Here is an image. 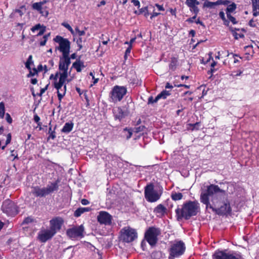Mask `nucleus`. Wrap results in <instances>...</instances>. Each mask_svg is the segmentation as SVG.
<instances>
[{
    "instance_id": "obj_1",
    "label": "nucleus",
    "mask_w": 259,
    "mask_h": 259,
    "mask_svg": "<svg viewBox=\"0 0 259 259\" xmlns=\"http://www.w3.org/2000/svg\"><path fill=\"white\" fill-rule=\"evenodd\" d=\"M200 211V204L197 200H189L184 202L181 207H178L175 210L178 220L184 219L189 220L196 216Z\"/></svg>"
},
{
    "instance_id": "obj_2",
    "label": "nucleus",
    "mask_w": 259,
    "mask_h": 259,
    "mask_svg": "<svg viewBox=\"0 0 259 259\" xmlns=\"http://www.w3.org/2000/svg\"><path fill=\"white\" fill-rule=\"evenodd\" d=\"M217 193L226 194V191L221 189L218 185L210 184V185L206 186V189L203 191L200 194V202L203 204H205L206 208L208 207L210 205L209 196Z\"/></svg>"
},
{
    "instance_id": "obj_3",
    "label": "nucleus",
    "mask_w": 259,
    "mask_h": 259,
    "mask_svg": "<svg viewBox=\"0 0 259 259\" xmlns=\"http://www.w3.org/2000/svg\"><path fill=\"white\" fill-rule=\"evenodd\" d=\"M185 243L182 240H175L171 242L170 246L168 249L169 252L168 259H175L183 255L185 251Z\"/></svg>"
},
{
    "instance_id": "obj_4",
    "label": "nucleus",
    "mask_w": 259,
    "mask_h": 259,
    "mask_svg": "<svg viewBox=\"0 0 259 259\" xmlns=\"http://www.w3.org/2000/svg\"><path fill=\"white\" fill-rule=\"evenodd\" d=\"M58 188V182H56L48 185L46 187H33L32 188L31 193L35 197H43L54 191H57Z\"/></svg>"
},
{
    "instance_id": "obj_5",
    "label": "nucleus",
    "mask_w": 259,
    "mask_h": 259,
    "mask_svg": "<svg viewBox=\"0 0 259 259\" xmlns=\"http://www.w3.org/2000/svg\"><path fill=\"white\" fill-rule=\"evenodd\" d=\"M161 233L160 229L155 227H150L145 233V238L151 246L153 247L156 244L157 236Z\"/></svg>"
},
{
    "instance_id": "obj_6",
    "label": "nucleus",
    "mask_w": 259,
    "mask_h": 259,
    "mask_svg": "<svg viewBox=\"0 0 259 259\" xmlns=\"http://www.w3.org/2000/svg\"><path fill=\"white\" fill-rule=\"evenodd\" d=\"M144 194L146 199L150 202L158 200L161 196V193L155 190L152 184L147 185L144 190Z\"/></svg>"
},
{
    "instance_id": "obj_7",
    "label": "nucleus",
    "mask_w": 259,
    "mask_h": 259,
    "mask_svg": "<svg viewBox=\"0 0 259 259\" xmlns=\"http://www.w3.org/2000/svg\"><path fill=\"white\" fill-rule=\"evenodd\" d=\"M213 206L210 204L208 207L211 208L213 211L219 215H227L232 213V208L231 207L230 203L228 200H226L224 201L223 205H221L220 207L214 204V202H213Z\"/></svg>"
},
{
    "instance_id": "obj_8",
    "label": "nucleus",
    "mask_w": 259,
    "mask_h": 259,
    "mask_svg": "<svg viewBox=\"0 0 259 259\" xmlns=\"http://www.w3.org/2000/svg\"><path fill=\"white\" fill-rule=\"evenodd\" d=\"M54 41L59 44V47L56 49L62 53V55L69 54L70 42L68 39L63 38L60 35H57L54 38Z\"/></svg>"
},
{
    "instance_id": "obj_9",
    "label": "nucleus",
    "mask_w": 259,
    "mask_h": 259,
    "mask_svg": "<svg viewBox=\"0 0 259 259\" xmlns=\"http://www.w3.org/2000/svg\"><path fill=\"white\" fill-rule=\"evenodd\" d=\"M2 210L8 215L14 216L18 212V207L15 202L10 199H6L3 203Z\"/></svg>"
},
{
    "instance_id": "obj_10",
    "label": "nucleus",
    "mask_w": 259,
    "mask_h": 259,
    "mask_svg": "<svg viewBox=\"0 0 259 259\" xmlns=\"http://www.w3.org/2000/svg\"><path fill=\"white\" fill-rule=\"evenodd\" d=\"M127 92L126 88L118 85L115 86L111 92V99L112 102H116L120 101Z\"/></svg>"
},
{
    "instance_id": "obj_11",
    "label": "nucleus",
    "mask_w": 259,
    "mask_h": 259,
    "mask_svg": "<svg viewBox=\"0 0 259 259\" xmlns=\"http://www.w3.org/2000/svg\"><path fill=\"white\" fill-rule=\"evenodd\" d=\"M212 259H241V256L238 254L226 253L224 251L216 250L212 256Z\"/></svg>"
},
{
    "instance_id": "obj_12",
    "label": "nucleus",
    "mask_w": 259,
    "mask_h": 259,
    "mask_svg": "<svg viewBox=\"0 0 259 259\" xmlns=\"http://www.w3.org/2000/svg\"><path fill=\"white\" fill-rule=\"evenodd\" d=\"M121 232L122 233V239L123 241L127 243L133 241L137 237V233L133 229H123Z\"/></svg>"
},
{
    "instance_id": "obj_13",
    "label": "nucleus",
    "mask_w": 259,
    "mask_h": 259,
    "mask_svg": "<svg viewBox=\"0 0 259 259\" xmlns=\"http://www.w3.org/2000/svg\"><path fill=\"white\" fill-rule=\"evenodd\" d=\"M83 228L82 226L73 227L66 231L67 235L71 239L83 237Z\"/></svg>"
},
{
    "instance_id": "obj_14",
    "label": "nucleus",
    "mask_w": 259,
    "mask_h": 259,
    "mask_svg": "<svg viewBox=\"0 0 259 259\" xmlns=\"http://www.w3.org/2000/svg\"><path fill=\"white\" fill-rule=\"evenodd\" d=\"M97 220L101 224L109 225L112 223V216L106 211H101L97 216Z\"/></svg>"
},
{
    "instance_id": "obj_15",
    "label": "nucleus",
    "mask_w": 259,
    "mask_h": 259,
    "mask_svg": "<svg viewBox=\"0 0 259 259\" xmlns=\"http://www.w3.org/2000/svg\"><path fill=\"white\" fill-rule=\"evenodd\" d=\"M130 113L129 109H125L124 108L116 107L113 109V113L115 119L121 120L125 118Z\"/></svg>"
},
{
    "instance_id": "obj_16",
    "label": "nucleus",
    "mask_w": 259,
    "mask_h": 259,
    "mask_svg": "<svg viewBox=\"0 0 259 259\" xmlns=\"http://www.w3.org/2000/svg\"><path fill=\"white\" fill-rule=\"evenodd\" d=\"M64 223L63 219L61 217H56L50 221V229L56 234L59 231Z\"/></svg>"
},
{
    "instance_id": "obj_17",
    "label": "nucleus",
    "mask_w": 259,
    "mask_h": 259,
    "mask_svg": "<svg viewBox=\"0 0 259 259\" xmlns=\"http://www.w3.org/2000/svg\"><path fill=\"white\" fill-rule=\"evenodd\" d=\"M55 234L51 229L44 230L38 234V239L40 242L44 243L52 238Z\"/></svg>"
},
{
    "instance_id": "obj_18",
    "label": "nucleus",
    "mask_w": 259,
    "mask_h": 259,
    "mask_svg": "<svg viewBox=\"0 0 259 259\" xmlns=\"http://www.w3.org/2000/svg\"><path fill=\"white\" fill-rule=\"evenodd\" d=\"M230 3L229 0H218L215 2H211L209 1H206L204 3V6L207 8H213L214 6L217 5H228Z\"/></svg>"
},
{
    "instance_id": "obj_19",
    "label": "nucleus",
    "mask_w": 259,
    "mask_h": 259,
    "mask_svg": "<svg viewBox=\"0 0 259 259\" xmlns=\"http://www.w3.org/2000/svg\"><path fill=\"white\" fill-rule=\"evenodd\" d=\"M64 60L62 57L60 58L59 64V69L62 72L60 73V75H64L65 77H68V67L66 66Z\"/></svg>"
},
{
    "instance_id": "obj_20",
    "label": "nucleus",
    "mask_w": 259,
    "mask_h": 259,
    "mask_svg": "<svg viewBox=\"0 0 259 259\" xmlns=\"http://www.w3.org/2000/svg\"><path fill=\"white\" fill-rule=\"evenodd\" d=\"M67 77H65L64 75H60L59 81L54 82V86L57 91L63 88Z\"/></svg>"
},
{
    "instance_id": "obj_21",
    "label": "nucleus",
    "mask_w": 259,
    "mask_h": 259,
    "mask_svg": "<svg viewBox=\"0 0 259 259\" xmlns=\"http://www.w3.org/2000/svg\"><path fill=\"white\" fill-rule=\"evenodd\" d=\"M72 67L74 68L76 71L80 72L81 71V68H84L83 62L80 60V58L77 59L76 61L72 64Z\"/></svg>"
},
{
    "instance_id": "obj_22",
    "label": "nucleus",
    "mask_w": 259,
    "mask_h": 259,
    "mask_svg": "<svg viewBox=\"0 0 259 259\" xmlns=\"http://www.w3.org/2000/svg\"><path fill=\"white\" fill-rule=\"evenodd\" d=\"M172 85L169 83L167 82L165 86V90H163V99H165L167 97L171 95V91L173 89Z\"/></svg>"
},
{
    "instance_id": "obj_23",
    "label": "nucleus",
    "mask_w": 259,
    "mask_h": 259,
    "mask_svg": "<svg viewBox=\"0 0 259 259\" xmlns=\"http://www.w3.org/2000/svg\"><path fill=\"white\" fill-rule=\"evenodd\" d=\"M91 209L90 207H79L74 211V216L79 217L84 212L90 211Z\"/></svg>"
},
{
    "instance_id": "obj_24",
    "label": "nucleus",
    "mask_w": 259,
    "mask_h": 259,
    "mask_svg": "<svg viewBox=\"0 0 259 259\" xmlns=\"http://www.w3.org/2000/svg\"><path fill=\"white\" fill-rule=\"evenodd\" d=\"M73 125L74 124L72 122H66L61 130V132L64 133L68 134L72 130Z\"/></svg>"
},
{
    "instance_id": "obj_25",
    "label": "nucleus",
    "mask_w": 259,
    "mask_h": 259,
    "mask_svg": "<svg viewBox=\"0 0 259 259\" xmlns=\"http://www.w3.org/2000/svg\"><path fill=\"white\" fill-rule=\"evenodd\" d=\"M252 6L253 15L257 17L259 15V12L256 11V6L259 4V0H251Z\"/></svg>"
},
{
    "instance_id": "obj_26",
    "label": "nucleus",
    "mask_w": 259,
    "mask_h": 259,
    "mask_svg": "<svg viewBox=\"0 0 259 259\" xmlns=\"http://www.w3.org/2000/svg\"><path fill=\"white\" fill-rule=\"evenodd\" d=\"M66 91V85H64L63 88H61V89H60L59 91H57L58 98V100H59L60 102L61 101L62 99L65 96Z\"/></svg>"
},
{
    "instance_id": "obj_27",
    "label": "nucleus",
    "mask_w": 259,
    "mask_h": 259,
    "mask_svg": "<svg viewBox=\"0 0 259 259\" xmlns=\"http://www.w3.org/2000/svg\"><path fill=\"white\" fill-rule=\"evenodd\" d=\"M236 4L234 3H232L227 8L226 10V14H231V13L233 12L236 10Z\"/></svg>"
},
{
    "instance_id": "obj_28",
    "label": "nucleus",
    "mask_w": 259,
    "mask_h": 259,
    "mask_svg": "<svg viewBox=\"0 0 259 259\" xmlns=\"http://www.w3.org/2000/svg\"><path fill=\"white\" fill-rule=\"evenodd\" d=\"M32 7L34 10H37L44 15L43 12L42 11L43 9V7H42V3H40L39 2L35 3L32 4Z\"/></svg>"
},
{
    "instance_id": "obj_29",
    "label": "nucleus",
    "mask_w": 259,
    "mask_h": 259,
    "mask_svg": "<svg viewBox=\"0 0 259 259\" xmlns=\"http://www.w3.org/2000/svg\"><path fill=\"white\" fill-rule=\"evenodd\" d=\"M178 64V59L175 57L171 58L170 62L169 65V68L172 70H175Z\"/></svg>"
},
{
    "instance_id": "obj_30",
    "label": "nucleus",
    "mask_w": 259,
    "mask_h": 259,
    "mask_svg": "<svg viewBox=\"0 0 259 259\" xmlns=\"http://www.w3.org/2000/svg\"><path fill=\"white\" fill-rule=\"evenodd\" d=\"M219 16L221 19L223 21V24L224 25L229 27V21L227 20L225 15V13L223 11H221L219 12Z\"/></svg>"
},
{
    "instance_id": "obj_31",
    "label": "nucleus",
    "mask_w": 259,
    "mask_h": 259,
    "mask_svg": "<svg viewBox=\"0 0 259 259\" xmlns=\"http://www.w3.org/2000/svg\"><path fill=\"white\" fill-rule=\"evenodd\" d=\"M183 194L181 193L172 192L171 197L172 200L175 201L180 200L183 198Z\"/></svg>"
},
{
    "instance_id": "obj_32",
    "label": "nucleus",
    "mask_w": 259,
    "mask_h": 259,
    "mask_svg": "<svg viewBox=\"0 0 259 259\" xmlns=\"http://www.w3.org/2000/svg\"><path fill=\"white\" fill-rule=\"evenodd\" d=\"M162 98V92H160L154 99L153 97L151 96L148 99V104H153L156 102L158 100Z\"/></svg>"
},
{
    "instance_id": "obj_33",
    "label": "nucleus",
    "mask_w": 259,
    "mask_h": 259,
    "mask_svg": "<svg viewBox=\"0 0 259 259\" xmlns=\"http://www.w3.org/2000/svg\"><path fill=\"white\" fill-rule=\"evenodd\" d=\"M152 259H161L162 257V252L161 251H154L151 254Z\"/></svg>"
},
{
    "instance_id": "obj_34",
    "label": "nucleus",
    "mask_w": 259,
    "mask_h": 259,
    "mask_svg": "<svg viewBox=\"0 0 259 259\" xmlns=\"http://www.w3.org/2000/svg\"><path fill=\"white\" fill-rule=\"evenodd\" d=\"M5 104L3 102L0 103V117L3 118L5 115Z\"/></svg>"
},
{
    "instance_id": "obj_35",
    "label": "nucleus",
    "mask_w": 259,
    "mask_h": 259,
    "mask_svg": "<svg viewBox=\"0 0 259 259\" xmlns=\"http://www.w3.org/2000/svg\"><path fill=\"white\" fill-rule=\"evenodd\" d=\"M78 38L76 40V43L79 47L78 50H80L82 48V42H84L85 39H83L82 36H78Z\"/></svg>"
},
{
    "instance_id": "obj_36",
    "label": "nucleus",
    "mask_w": 259,
    "mask_h": 259,
    "mask_svg": "<svg viewBox=\"0 0 259 259\" xmlns=\"http://www.w3.org/2000/svg\"><path fill=\"white\" fill-rule=\"evenodd\" d=\"M69 54L62 55V58L64 60L65 63L66 64V66L69 67L71 63L70 58L69 57Z\"/></svg>"
},
{
    "instance_id": "obj_37",
    "label": "nucleus",
    "mask_w": 259,
    "mask_h": 259,
    "mask_svg": "<svg viewBox=\"0 0 259 259\" xmlns=\"http://www.w3.org/2000/svg\"><path fill=\"white\" fill-rule=\"evenodd\" d=\"M123 131L125 133V135L126 136V138L127 140H128L130 138H131L133 133L131 130L125 128L124 129Z\"/></svg>"
},
{
    "instance_id": "obj_38",
    "label": "nucleus",
    "mask_w": 259,
    "mask_h": 259,
    "mask_svg": "<svg viewBox=\"0 0 259 259\" xmlns=\"http://www.w3.org/2000/svg\"><path fill=\"white\" fill-rule=\"evenodd\" d=\"M227 17L228 19V21H231L233 24H237L238 22V21L236 20V18L232 16L231 14L227 15Z\"/></svg>"
},
{
    "instance_id": "obj_39",
    "label": "nucleus",
    "mask_w": 259,
    "mask_h": 259,
    "mask_svg": "<svg viewBox=\"0 0 259 259\" xmlns=\"http://www.w3.org/2000/svg\"><path fill=\"white\" fill-rule=\"evenodd\" d=\"M200 124V122H196L195 123H190L189 125L190 126L192 127V130H199V126Z\"/></svg>"
},
{
    "instance_id": "obj_40",
    "label": "nucleus",
    "mask_w": 259,
    "mask_h": 259,
    "mask_svg": "<svg viewBox=\"0 0 259 259\" xmlns=\"http://www.w3.org/2000/svg\"><path fill=\"white\" fill-rule=\"evenodd\" d=\"M44 26V25H41L40 24H37L36 25H35L34 26L32 27L31 28V30L34 32H35L36 30H40L41 28H42Z\"/></svg>"
},
{
    "instance_id": "obj_41",
    "label": "nucleus",
    "mask_w": 259,
    "mask_h": 259,
    "mask_svg": "<svg viewBox=\"0 0 259 259\" xmlns=\"http://www.w3.org/2000/svg\"><path fill=\"white\" fill-rule=\"evenodd\" d=\"M75 31L78 36H82L85 34V31L84 30H80L78 27L75 28Z\"/></svg>"
},
{
    "instance_id": "obj_42",
    "label": "nucleus",
    "mask_w": 259,
    "mask_h": 259,
    "mask_svg": "<svg viewBox=\"0 0 259 259\" xmlns=\"http://www.w3.org/2000/svg\"><path fill=\"white\" fill-rule=\"evenodd\" d=\"M134 107V104L133 102H130L129 103H127L126 105H125L124 106L122 107V108H124L125 109H129L130 112L131 110L133 109V107Z\"/></svg>"
},
{
    "instance_id": "obj_43",
    "label": "nucleus",
    "mask_w": 259,
    "mask_h": 259,
    "mask_svg": "<svg viewBox=\"0 0 259 259\" xmlns=\"http://www.w3.org/2000/svg\"><path fill=\"white\" fill-rule=\"evenodd\" d=\"M145 128V127L143 125L139 126L138 127H136L134 128V132L137 133H140L141 132H143Z\"/></svg>"
},
{
    "instance_id": "obj_44",
    "label": "nucleus",
    "mask_w": 259,
    "mask_h": 259,
    "mask_svg": "<svg viewBox=\"0 0 259 259\" xmlns=\"http://www.w3.org/2000/svg\"><path fill=\"white\" fill-rule=\"evenodd\" d=\"M62 25L64 26L67 29H68L70 31V32L73 35H74V30H73V29L72 28V27L70 26V25L69 24H68V23H62Z\"/></svg>"
},
{
    "instance_id": "obj_45",
    "label": "nucleus",
    "mask_w": 259,
    "mask_h": 259,
    "mask_svg": "<svg viewBox=\"0 0 259 259\" xmlns=\"http://www.w3.org/2000/svg\"><path fill=\"white\" fill-rule=\"evenodd\" d=\"M154 211L156 213H161L162 212V204H159L155 209Z\"/></svg>"
},
{
    "instance_id": "obj_46",
    "label": "nucleus",
    "mask_w": 259,
    "mask_h": 259,
    "mask_svg": "<svg viewBox=\"0 0 259 259\" xmlns=\"http://www.w3.org/2000/svg\"><path fill=\"white\" fill-rule=\"evenodd\" d=\"M33 119H34V121L38 125H41V122H40V121H39L40 118L37 114L34 115Z\"/></svg>"
},
{
    "instance_id": "obj_47",
    "label": "nucleus",
    "mask_w": 259,
    "mask_h": 259,
    "mask_svg": "<svg viewBox=\"0 0 259 259\" xmlns=\"http://www.w3.org/2000/svg\"><path fill=\"white\" fill-rule=\"evenodd\" d=\"M192 10L193 11L194 13L196 14V15L197 14V13L199 12V9L197 7V5H194L190 7Z\"/></svg>"
},
{
    "instance_id": "obj_48",
    "label": "nucleus",
    "mask_w": 259,
    "mask_h": 259,
    "mask_svg": "<svg viewBox=\"0 0 259 259\" xmlns=\"http://www.w3.org/2000/svg\"><path fill=\"white\" fill-rule=\"evenodd\" d=\"M6 119L7 121L10 124L12 122V118H11L10 114H9L8 113H7L6 114Z\"/></svg>"
},
{
    "instance_id": "obj_49",
    "label": "nucleus",
    "mask_w": 259,
    "mask_h": 259,
    "mask_svg": "<svg viewBox=\"0 0 259 259\" xmlns=\"http://www.w3.org/2000/svg\"><path fill=\"white\" fill-rule=\"evenodd\" d=\"M32 221H33V219L31 218L27 217L24 220L22 223H23V224H27L32 222Z\"/></svg>"
},
{
    "instance_id": "obj_50",
    "label": "nucleus",
    "mask_w": 259,
    "mask_h": 259,
    "mask_svg": "<svg viewBox=\"0 0 259 259\" xmlns=\"http://www.w3.org/2000/svg\"><path fill=\"white\" fill-rule=\"evenodd\" d=\"M140 13H145V14H148V7H145L144 8H142L141 9H140Z\"/></svg>"
},
{
    "instance_id": "obj_51",
    "label": "nucleus",
    "mask_w": 259,
    "mask_h": 259,
    "mask_svg": "<svg viewBox=\"0 0 259 259\" xmlns=\"http://www.w3.org/2000/svg\"><path fill=\"white\" fill-rule=\"evenodd\" d=\"M11 138H12L11 134L10 133L8 134L7 136V140L6 141V145H7L10 143L11 141Z\"/></svg>"
},
{
    "instance_id": "obj_52",
    "label": "nucleus",
    "mask_w": 259,
    "mask_h": 259,
    "mask_svg": "<svg viewBox=\"0 0 259 259\" xmlns=\"http://www.w3.org/2000/svg\"><path fill=\"white\" fill-rule=\"evenodd\" d=\"M46 26H44L42 28H41L39 30V32L37 34V36L42 35L45 33V32L46 31Z\"/></svg>"
},
{
    "instance_id": "obj_53",
    "label": "nucleus",
    "mask_w": 259,
    "mask_h": 259,
    "mask_svg": "<svg viewBox=\"0 0 259 259\" xmlns=\"http://www.w3.org/2000/svg\"><path fill=\"white\" fill-rule=\"evenodd\" d=\"M58 75H59L58 72H57L55 76L52 74L51 75V76L50 77V79H53L54 80H55V81H57V78L58 77Z\"/></svg>"
},
{
    "instance_id": "obj_54",
    "label": "nucleus",
    "mask_w": 259,
    "mask_h": 259,
    "mask_svg": "<svg viewBox=\"0 0 259 259\" xmlns=\"http://www.w3.org/2000/svg\"><path fill=\"white\" fill-rule=\"evenodd\" d=\"M131 49H132V46L130 45L127 48V49L125 51V55H124V57H126L127 56V55H129L130 53H131Z\"/></svg>"
},
{
    "instance_id": "obj_55",
    "label": "nucleus",
    "mask_w": 259,
    "mask_h": 259,
    "mask_svg": "<svg viewBox=\"0 0 259 259\" xmlns=\"http://www.w3.org/2000/svg\"><path fill=\"white\" fill-rule=\"evenodd\" d=\"M230 30L233 33V35L237 34V33L236 32V31H239V29L234 28L233 27H229Z\"/></svg>"
},
{
    "instance_id": "obj_56",
    "label": "nucleus",
    "mask_w": 259,
    "mask_h": 259,
    "mask_svg": "<svg viewBox=\"0 0 259 259\" xmlns=\"http://www.w3.org/2000/svg\"><path fill=\"white\" fill-rule=\"evenodd\" d=\"M132 2L135 6L138 7V8H140V4L138 0H132Z\"/></svg>"
},
{
    "instance_id": "obj_57",
    "label": "nucleus",
    "mask_w": 259,
    "mask_h": 259,
    "mask_svg": "<svg viewBox=\"0 0 259 259\" xmlns=\"http://www.w3.org/2000/svg\"><path fill=\"white\" fill-rule=\"evenodd\" d=\"M81 203L82 205H88L89 204L90 202L88 200L86 199H81Z\"/></svg>"
},
{
    "instance_id": "obj_58",
    "label": "nucleus",
    "mask_w": 259,
    "mask_h": 259,
    "mask_svg": "<svg viewBox=\"0 0 259 259\" xmlns=\"http://www.w3.org/2000/svg\"><path fill=\"white\" fill-rule=\"evenodd\" d=\"M26 63H28V64H31L33 63L32 56V55H30L28 57V58Z\"/></svg>"
},
{
    "instance_id": "obj_59",
    "label": "nucleus",
    "mask_w": 259,
    "mask_h": 259,
    "mask_svg": "<svg viewBox=\"0 0 259 259\" xmlns=\"http://www.w3.org/2000/svg\"><path fill=\"white\" fill-rule=\"evenodd\" d=\"M50 135L49 137V139L51 138L52 139H54L55 138H56V135H55V131H53V132H51V133H50Z\"/></svg>"
},
{
    "instance_id": "obj_60",
    "label": "nucleus",
    "mask_w": 259,
    "mask_h": 259,
    "mask_svg": "<svg viewBox=\"0 0 259 259\" xmlns=\"http://www.w3.org/2000/svg\"><path fill=\"white\" fill-rule=\"evenodd\" d=\"M248 24L251 27H255L256 26V25H255V23H254V21L252 19L250 20L249 21Z\"/></svg>"
},
{
    "instance_id": "obj_61",
    "label": "nucleus",
    "mask_w": 259,
    "mask_h": 259,
    "mask_svg": "<svg viewBox=\"0 0 259 259\" xmlns=\"http://www.w3.org/2000/svg\"><path fill=\"white\" fill-rule=\"evenodd\" d=\"M15 13H17L19 14L20 16H22L23 15V13L20 9H16L15 10Z\"/></svg>"
},
{
    "instance_id": "obj_62",
    "label": "nucleus",
    "mask_w": 259,
    "mask_h": 259,
    "mask_svg": "<svg viewBox=\"0 0 259 259\" xmlns=\"http://www.w3.org/2000/svg\"><path fill=\"white\" fill-rule=\"evenodd\" d=\"M37 82V80L36 78H32L31 79V83L33 84H35Z\"/></svg>"
},
{
    "instance_id": "obj_63",
    "label": "nucleus",
    "mask_w": 259,
    "mask_h": 259,
    "mask_svg": "<svg viewBox=\"0 0 259 259\" xmlns=\"http://www.w3.org/2000/svg\"><path fill=\"white\" fill-rule=\"evenodd\" d=\"M45 89H44V88L41 89L39 94H38V96H41L45 92Z\"/></svg>"
},
{
    "instance_id": "obj_64",
    "label": "nucleus",
    "mask_w": 259,
    "mask_h": 259,
    "mask_svg": "<svg viewBox=\"0 0 259 259\" xmlns=\"http://www.w3.org/2000/svg\"><path fill=\"white\" fill-rule=\"evenodd\" d=\"M47 41V40L46 39H44V40L41 41L40 42V45L41 46H45V45H46V44Z\"/></svg>"
}]
</instances>
